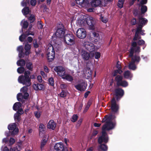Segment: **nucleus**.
I'll return each mask as SVG.
<instances>
[{
	"instance_id": "nucleus-1",
	"label": "nucleus",
	"mask_w": 151,
	"mask_h": 151,
	"mask_svg": "<svg viewBox=\"0 0 151 151\" xmlns=\"http://www.w3.org/2000/svg\"><path fill=\"white\" fill-rule=\"evenodd\" d=\"M114 118H115V116L112 114H110L109 116L107 115L105 116L102 120V123L105 122L102 126L104 129H106L107 130L109 131L114 128L115 125L112 122V119Z\"/></svg>"
},
{
	"instance_id": "nucleus-2",
	"label": "nucleus",
	"mask_w": 151,
	"mask_h": 151,
	"mask_svg": "<svg viewBox=\"0 0 151 151\" xmlns=\"http://www.w3.org/2000/svg\"><path fill=\"white\" fill-rule=\"evenodd\" d=\"M30 74L29 71H26L24 73V76L22 75L19 77L18 81L19 83L25 85L26 86H29L31 84V81L29 77Z\"/></svg>"
},
{
	"instance_id": "nucleus-3",
	"label": "nucleus",
	"mask_w": 151,
	"mask_h": 151,
	"mask_svg": "<svg viewBox=\"0 0 151 151\" xmlns=\"http://www.w3.org/2000/svg\"><path fill=\"white\" fill-rule=\"evenodd\" d=\"M55 35L57 37L62 38L65 36L66 29L63 24H59L57 27Z\"/></svg>"
},
{
	"instance_id": "nucleus-4",
	"label": "nucleus",
	"mask_w": 151,
	"mask_h": 151,
	"mask_svg": "<svg viewBox=\"0 0 151 151\" xmlns=\"http://www.w3.org/2000/svg\"><path fill=\"white\" fill-rule=\"evenodd\" d=\"M115 77L114 81L116 82V84L118 86H122L124 87H127L128 86V82L125 80H123V77L118 75Z\"/></svg>"
},
{
	"instance_id": "nucleus-5",
	"label": "nucleus",
	"mask_w": 151,
	"mask_h": 151,
	"mask_svg": "<svg viewBox=\"0 0 151 151\" xmlns=\"http://www.w3.org/2000/svg\"><path fill=\"white\" fill-rule=\"evenodd\" d=\"M64 40L65 43L68 45L72 46L75 43V36L72 34L65 35Z\"/></svg>"
},
{
	"instance_id": "nucleus-6",
	"label": "nucleus",
	"mask_w": 151,
	"mask_h": 151,
	"mask_svg": "<svg viewBox=\"0 0 151 151\" xmlns=\"http://www.w3.org/2000/svg\"><path fill=\"white\" fill-rule=\"evenodd\" d=\"M47 49V59L49 62H52L55 58V52L53 46L50 44Z\"/></svg>"
},
{
	"instance_id": "nucleus-7",
	"label": "nucleus",
	"mask_w": 151,
	"mask_h": 151,
	"mask_svg": "<svg viewBox=\"0 0 151 151\" xmlns=\"http://www.w3.org/2000/svg\"><path fill=\"white\" fill-rule=\"evenodd\" d=\"M17 125L15 123L9 124L8 127L9 130V134L10 135H15L17 134L19 132V129L17 127Z\"/></svg>"
},
{
	"instance_id": "nucleus-8",
	"label": "nucleus",
	"mask_w": 151,
	"mask_h": 151,
	"mask_svg": "<svg viewBox=\"0 0 151 151\" xmlns=\"http://www.w3.org/2000/svg\"><path fill=\"white\" fill-rule=\"evenodd\" d=\"M110 109L114 114H118L119 109V105L116 103L115 98L113 97L111 100Z\"/></svg>"
},
{
	"instance_id": "nucleus-9",
	"label": "nucleus",
	"mask_w": 151,
	"mask_h": 151,
	"mask_svg": "<svg viewBox=\"0 0 151 151\" xmlns=\"http://www.w3.org/2000/svg\"><path fill=\"white\" fill-rule=\"evenodd\" d=\"M78 82V84L74 85L75 88L77 90L81 91H85L87 86L86 82L82 80Z\"/></svg>"
},
{
	"instance_id": "nucleus-10",
	"label": "nucleus",
	"mask_w": 151,
	"mask_h": 151,
	"mask_svg": "<svg viewBox=\"0 0 151 151\" xmlns=\"http://www.w3.org/2000/svg\"><path fill=\"white\" fill-rule=\"evenodd\" d=\"M54 70L60 76L63 77L65 75V69L62 66H56L54 68Z\"/></svg>"
},
{
	"instance_id": "nucleus-11",
	"label": "nucleus",
	"mask_w": 151,
	"mask_h": 151,
	"mask_svg": "<svg viewBox=\"0 0 151 151\" xmlns=\"http://www.w3.org/2000/svg\"><path fill=\"white\" fill-rule=\"evenodd\" d=\"M116 98V100L118 101L124 95V90L121 88H118L114 90Z\"/></svg>"
},
{
	"instance_id": "nucleus-12",
	"label": "nucleus",
	"mask_w": 151,
	"mask_h": 151,
	"mask_svg": "<svg viewBox=\"0 0 151 151\" xmlns=\"http://www.w3.org/2000/svg\"><path fill=\"white\" fill-rule=\"evenodd\" d=\"M83 45L86 49L90 52H93L95 50L94 45L91 42H85L83 43Z\"/></svg>"
},
{
	"instance_id": "nucleus-13",
	"label": "nucleus",
	"mask_w": 151,
	"mask_h": 151,
	"mask_svg": "<svg viewBox=\"0 0 151 151\" xmlns=\"http://www.w3.org/2000/svg\"><path fill=\"white\" fill-rule=\"evenodd\" d=\"M76 35L80 39H83L86 36V33L85 30L83 28H79L77 30Z\"/></svg>"
},
{
	"instance_id": "nucleus-14",
	"label": "nucleus",
	"mask_w": 151,
	"mask_h": 151,
	"mask_svg": "<svg viewBox=\"0 0 151 151\" xmlns=\"http://www.w3.org/2000/svg\"><path fill=\"white\" fill-rule=\"evenodd\" d=\"M54 149L57 151H68L66 148L64 146L63 144L60 142L56 143L54 146Z\"/></svg>"
},
{
	"instance_id": "nucleus-15",
	"label": "nucleus",
	"mask_w": 151,
	"mask_h": 151,
	"mask_svg": "<svg viewBox=\"0 0 151 151\" xmlns=\"http://www.w3.org/2000/svg\"><path fill=\"white\" fill-rule=\"evenodd\" d=\"M86 22L90 29L93 30L94 29L95 22L92 17H91L87 18Z\"/></svg>"
},
{
	"instance_id": "nucleus-16",
	"label": "nucleus",
	"mask_w": 151,
	"mask_h": 151,
	"mask_svg": "<svg viewBox=\"0 0 151 151\" xmlns=\"http://www.w3.org/2000/svg\"><path fill=\"white\" fill-rule=\"evenodd\" d=\"M56 123L54 122L53 120H51L48 123L47 127L49 129L54 130L56 127Z\"/></svg>"
},
{
	"instance_id": "nucleus-17",
	"label": "nucleus",
	"mask_w": 151,
	"mask_h": 151,
	"mask_svg": "<svg viewBox=\"0 0 151 151\" xmlns=\"http://www.w3.org/2000/svg\"><path fill=\"white\" fill-rule=\"evenodd\" d=\"M138 19V24L143 25V26L146 24L148 22L147 20L145 18L139 17Z\"/></svg>"
},
{
	"instance_id": "nucleus-18",
	"label": "nucleus",
	"mask_w": 151,
	"mask_h": 151,
	"mask_svg": "<svg viewBox=\"0 0 151 151\" xmlns=\"http://www.w3.org/2000/svg\"><path fill=\"white\" fill-rule=\"evenodd\" d=\"M141 58L140 56L138 55H135L133 57L131 58V62L133 63H138L140 61Z\"/></svg>"
},
{
	"instance_id": "nucleus-19",
	"label": "nucleus",
	"mask_w": 151,
	"mask_h": 151,
	"mask_svg": "<svg viewBox=\"0 0 151 151\" xmlns=\"http://www.w3.org/2000/svg\"><path fill=\"white\" fill-rule=\"evenodd\" d=\"M40 135H42L45 133L46 127L42 124H40L39 128Z\"/></svg>"
},
{
	"instance_id": "nucleus-20",
	"label": "nucleus",
	"mask_w": 151,
	"mask_h": 151,
	"mask_svg": "<svg viewBox=\"0 0 151 151\" xmlns=\"http://www.w3.org/2000/svg\"><path fill=\"white\" fill-rule=\"evenodd\" d=\"M101 3V0H92L91 4L92 7H96L99 6Z\"/></svg>"
},
{
	"instance_id": "nucleus-21",
	"label": "nucleus",
	"mask_w": 151,
	"mask_h": 151,
	"mask_svg": "<svg viewBox=\"0 0 151 151\" xmlns=\"http://www.w3.org/2000/svg\"><path fill=\"white\" fill-rule=\"evenodd\" d=\"M109 139L108 137H104L102 138L101 139H100V137L98 139V142L99 144H101L103 142L105 144H106L108 142Z\"/></svg>"
},
{
	"instance_id": "nucleus-22",
	"label": "nucleus",
	"mask_w": 151,
	"mask_h": 151,
	"mask_svg": "<svg viewBox=\"0 0 151 151\" xmlns=\"http://www.w3.org/2000/svg\"><path fill=\"white\" fill-rule=\"evenodd\" d=\"M82 56L84 60H88L90 57V55L86 51L83 50L82 52Z\"/></svg>"
},
{
	"instance_id": "nucleus-23",
	"label": "nucleus",
	"mask_w": 151,
	"mask_h": 151,
	"mask_svg": "<svg viewBox=\"0 0 151 151\" xmlns=\"http://www.w3.org/2000/svg\"><path fill=\"white\" fill-rule=\"evenodd\" d=\"M124 77L126 79H129L130 80L132 77V75L129 70L125 71L124 73Z\"/></svg>"
},
{
	"instance_id": "nucleus-24",
	"label": "nucleus",
	"mask_w": 151,
	"mask_h": 151,
	"mask_svg": "<svg viewBox=\"0 0 151 151\" xmlns=\"http://www.w3.org/2000/svg\"><path fill=\"white\" fill-rule=\"evenodd\" d=\"M84 74L88 78L91 77L92 75L91 70L89 67H87L86 69V71L84 73Z\"/></svg>"
},
{
	"instance_id": "nucleus-25",
	"label": "nucleus",
	"mask_w": 151,
	"mask_h": 151,
	"mask_svg": "<svg viewBox=\"0 0 151 151\" xmlns=\"http://www.w3.org/2000/svg\"><path fill=\"white\" fill-rule=\"evenodd\" d=\"M62 78L70 82H72L73 80L72 76L68 74H65V75L62 77Z\"/></svg>"
},
{
	"instance_id": "nucleus-26",
	"label": "nucleus",
	"mask_w": 151,
	"mask_h": 151,
	"mask_svg": "<svg viewBox=\"0 0 151 151\" xmlns=\"http://www.w3.org/2000/svg\"><path fill=\"white\" fill-rule=\"evenodd\" d=\"M14 118L16 123L17 124L20 122L21 119V115L16 113L14 114Z\"/></svg>"
},
{
	"instance_id": "nucleus-27",
	"label": "nucleus",
	"mask_w": 151,
	"mask_h": 151,
	"mask_svg": "<svg viewBox=\"0 0 151 151\" xmlns=\"http://www.w3.org/2000/svg\"><path fill=\"white\" fill-rule=\"evenodd\" d=\"M47 139L43 138L42 140L41 141L40 149L41 150H42L44 149L45 146L46 145L47 142Z\"/></svg>"
},
{
	"instance_id": "nucleus-28",
	"label": "nucleus",
	"mask_w": 151,
	"mask_h": 151,
	"mask_svg": "<svg viewBox=\"0 0 151 151\" xmlns=\"http://www.w3.org/2000/svg\"><path fill=\"white\" fill-rule=\"evenodd\" d=\"M21 106V104L20 102H16L14 104L13 106V109L14 110L16 111L19 109Z\"/></svg>"
},
{
	"instance_id": "nucleus-29",
	"label": "nucleus",
	"mask_w": 151,
	"mask_h": 151,
	"mask_svg": "<svg viewBox=\"0 0 151 151\" xmlns=\"http://www.w3.org/2000/svg\"><path fill=\"white\" fill-rule=\"evenodd\" d=\"M17 63L18 66L23 67L25 65V62L24 60L22 59L18 60Z\"/></svg>"
},
{
	"instance_id": "nucleus-30",
	"label": "nucleus",
	"mask_w": 151,
	"mask_h": 151,
	"mask_svg": "<svg viewBox=\"0 0 151 151\" xmlns=\"http://www.w3.org/2000/svg\"><path fill=\"white\" fill-rule=\"evenodd\" d=\"M26 67L29 70L32 71L33 70V66L32 62H27L26 64Z\"/></svg>"
},
{
	"instance_id": "nucleus-31",
	"label": "nucleus",
	"mask_w": 151,
	"mask_h": 151,
	"mask_svg": "<svg viewBox=\"0 0 151 151\" xmlns=\"http://www.w3.org/2000/svg\"><path fill=\"white\" fill-rule=\"evenodd\" d=\"M99 147L101 150L103 151H106L108 149L107 146L106 145L104 144H100V145L99 146Z\"/></svg>"
},
{
	"instance_id": "nucleus-32",
	"label": "nucleus",
	"mask_w": 151,
	"mask_h": 151,
	"mask_svg": "<svg viewBox=\"0 0 151 151\" xmlns=\"http://www.w3.org/2000/svg\"><path fill=\"white\" fill-rule=\"evenodd\" d=\"M123 72V71L121 69H118L114 70L112 73V75L113 76H117L118 73L121 74Z\"/></svg>"
},
{
	"instance_id": "nucleus-33",
	"label": "nucleus",
	"mask_w": 151,
	"mask_h": 151,
	"mask_svg": "<svg viewBox=\"0 0 151 151\" xmlns=\"http://www.w3.org/2000/svg\"><path fill=\"white\" fill-rule=\"evenodd\" d=\"M128 67L129 69L133 70H135L136 68V67L135 65V63L131 61L129 64Z\"/></svg>"
},
{
	"instance_id": "nucleus-34",
	"label": "nucleus",
	"mask_w": 151,
	"mask_h": 151,
	"mask_svg": "<svg viewBox=\"0 0 151 151\" xmlns=\"http://www.w3.org/2000/svg\"><path fill=\"white\" fill-rule=\"evenodd\" d=\"M141 12L142 14H145L147 11V7L145 5H140Z\"/></svg>"
},
{
	"instance_id": "nucleus-35",
	"label": "nucleus",
	"mask_w": 151,
	"mask_h": 151,
	"mask_svg": "<svg viewBox=\"0 0 151 151\" xmlns=\"http://www.w3.org/2000/svg\"><path fill=\"white\" fill-rule=\"evenodd\" d=\"M22 12L24 15H27L29 12V9L28 7H24L22 10Z\"/></svg>"
},
{
	"instance_id": "nucleus-36",
	"label": "nucleus",
	"mask_w": 151,
	"mask_h": 151,
	"mask_svg": "<svg viewBox=\"0 0 151 151\" xmlns=\"http://www.w3.org/2000/svg\"><path fill=\"white\" fill-rule=\"evenodd\" d=\"M102 135L100 137V139H101L102 138L104 137H108L107 136V133L106 132V131L107 130L106 129H104L103 127H102Z\"/></svg>"
},
{
	"instance_id": "nucleus-37",
	"label": "nucleus",
	"mask_w": 151,
	"mask_h": 151,
	"mask_svg": "<svg viewBox=\"0 0 151 151\" xmlns=\"http://www.w3.org/2000/svg\"><path fill=\"white\" fill-rule=\"evenodd\" d=\"M124 2V0H119L117 4V6L120 8H122Z\"/></svg>"
},
{
	"instance_id": "nucleus-38",
	"label": "nucleus",
	"mask_w": 151,
	"mask_h": 151,
	"mask_svg": "<svg viewBox=\"0 0 151 151\" xmlns=\"http://www.w3.org/2000/svg\"><path fill=\"white\" fill-rule=\"evenodd\" d=\"M17 99L19 101H21L23 99V95L22 93H19L17 95Z\"/></svg>"
},
{
	"instance_id": "nucleus-39",
	"label": "nucleus",
	"mask_w": 151,
	"mask_h": 151,
	"mask_svg": "<svg viewBox=\"0 0 151 151\" xmlns=\"http://www.w3.org/2000/svg\"><path fill=\"white\" fill-rule=\"evenodd\" d=\"M25 70L24 67H20L17 69V72L19 74H22L24 73Z\"/></svg>"
},
{
	"instance_id": "nucleus-40",
	"label": "nucleus",
	"mask_w": 151,
	"mask_h": 151,
	"mask_svg": "<svg viewBox=\"0 0 151 151\" xmlns=\"http://www.w3.org/2000/svg\"><path fill=\"white\" fill-rule=\"evenodd\" d=\"M33 45L35 48H37L39 47V45L37 42V39H34L33 42Z\"/></svg>"
},
{
	"instance_id": "nucleus-41",
	"label": "nucleus",
	"mask_w": 151,
	"mask_h": 151,
	"mask_svg": "<svg viewBox=\"0 0 151 151\" xmlns=\"http://www.w3.org/2000/svg\"><path fill=\"white\" fill-rule=\"evenodd\" d=\"M27 37L26 34H24L23 33L19 36V40L22 42H23Z\"/></svg>"
},
{
	"instance_id": "nucleus-42",
	"label": "nucleus",
	"mask_w": 151,
	"mask_h": 151,
	"mask_svg": "<svg viewBox=\"0 0 151 151\" xmlns=\"http://www.w3.org/2000/svg\"><path fill=\"white\" fill-rule=\"evenodd\" d=\"M91 104V101L89 100L86 106V107L85 109V111H86L89 108Z\"/></svg>"
},
{
	"instance_id": "nucleus-43",
	"label": "nucleus",
	"mask_w": 151,
	"mask_h": 151,
	"mask_svg": "<svg viewBox=\"0 0 151 151\" xmlns=\"http://www.w3.org/2000/svg\"><path fill=\"white\" fill-rule=\"evenodd\" d=\"M49 84L52 86H53L54 85V83L53 78H50L48 79Z\"/></svg>"
},
{
	"instance_id": "nucleus-44",
	"label": "nucleus",
	"mask_w": 151,
	"mask_h": 151,
	"mask_svg": "<svg viewBox=\"0 0 151 151\" xmlns=\"http://www.w3.org/2000/svg\"><path fill=\"white\" fill-rule=\"evenodd\" d=\"M29 3V0H23L21 2V5L23 6H26L27 4H28Z\"/></svg>"
},
{
	"instance_id": "nucleus-45",
	"label": "nucleus",
	"mask_w": 151,
	"mask_h": 151,
	"mask_svg": "<svg viewBox=\"0 0 151 151\" xmlns=\"http://www.w3.org/2000/svg\"><path fill=\"white\" fill-rule=\"evenodd\" d=\"M134 48L133 47H131L130 49V53L129 55V57L132 58L134 56Z\"/></svg>"
},
{
	"instance_id": "nucleus-46",
	"label": "nucleus",
	"mask_w": 151,
	"mask_h": 151,
	"mask_svg": "<svg viewBox=\"0 0 151 151\" xmlns=\"http://www.w3.org/2000/svg\"><path fill=\"white\" fill-rule=\"evenodd\" d=\"M67 93L66 91L62 90L60 94V96L61 97L64 98L66 96Z\"/></svg>"
},
{
	"instance_id": "nucleus-47",
	"label": "nucleus",
	"mask_w": 151,
	"mask_h": 151,
	"mask_svg": "<svg viewBox=\"0 0 151 151\" xmlns=\"http://www.w3.org/2000/svg\"><path fill=\"white\" fill-rule=\"evenodd\" d=\"M31 48V45L28 44H26L24 45V49L25 51H30Z\"/></svg>"
},
{
	"instance_id": "nucleus-48",
	"label": "nucleus",
	"mask_w": 151,
	"mask_h": 151,
	"mask_svg": "<svg viewBox=\"0 0 151 151\" xmlns=\"http://www.w3.org/2000/svg\"><path fill=\"white\" fill-rule=\"evenodd\" d=\"M78 118V116L77 114H74L72 118L71 121L74 122H76Z\"/></svg>"
},
{
	"instance_id": "nucleus-49",
	"label": "nucleus",
	"mask_w": 151,
	"mask_h": 151,
	"mask_svg": "<svg viewBox=\"0 0 151 151\" xmlns=\"http://www.w3.org/2000/svg\"><path fill=\"white\" fill-rule=\"evenodd\" d=\"M76 1L77 4L82 6L84 3L85 0H76Z\"/></svg>"
},
{
	"instance_id": "nucleus-50",
	"label": "nucleus",
	"mask_w": 151,
	"mask_h": 151,
	"mask_svg": "<svg viewBox=\"0 0 151 151\" xmlns=\"http://www.w3.org/2000/svg\"><path fill=\"white\" fill-rule=\"evenodd\" d=\"M131 24L132 25H134L138 24L135 18H133L131 21Z\"/></svg>"
},
{
	"instance_id": "nucleus-51",
	"label": "nucleus",
	"mask_w": 151,
	"mask_h": 151,
	"mask_svg": "<svg viewBox=\"0 0 151 151\" xmlns=\"http://www.w3.org/2000/svg\"><path fill=\"white\" fill-rule=\"evenodd\" d=\"M137 44L139 45H143L145 44V42L143 40H139L137 41Z\"/></svg>"
},
{
	"instance_id": "nucleus-52",
	"label": "nucleus",
	"mask_w": 151,
	"mask_h": 151,
	"mask_svg": "<svg viewBox=\"0 0 151 151\" xmlns=\"http://www.w3.org/2000/svg\"><path fill=\"white\" fill-rule=\"evenodd\" d=\"M29 20L30 21V23H33L35 20V17L32 15H31L28 18Z\"/></svg>"
},
{
	"instance_id": "nucleus-53",
	"label": "nucleus",
	"mask_w": 151,
	"mask_h": 151,
	"mask_svg": "<svg viewBox=\"0 0 151 151\" xmlns=\"http://www.w3.org/2000/svg\"><path fill=\"white\" fill-rule=\"evenodd\" d=\"M139 33V32H136L134 36L133 39V41H135L138 39Z\"/></svg>"
},
{
	"instance_id": "nucleus-54",
	"label": "nucleus",
	"mask_w": 151,
	"mask_h": 151,
	"mask_svg": "<svg viewBox=\"0 0 151 151\" xmlns=\"http://www.w3.org/2000/svg\"><path fill=\"white\" fill-rule=\"evenodd\" d=\"M143 26V25L138 24V27H137L136 32L139 33V31H142Z\"/></svg>"
},
{
	"instance_id": "nucleus-55",
	"label": "nucleus",
	"mask_w": 151,
	"mask_h": 151,
	"mask_svg": "<svg viewBox=\"0 0 151 151\" xmlns=\"http://www.w3.org/2000/svg\"><path fill=\"white\" fill-rule=\"evenodd\" d=\"M147 2V0H141L139 3L138 4V5L139 6H140V5H144V4H146Z\"/></svg>"
},
{
	"instance_id": "nucleus-56",
	"label": "nucleus",
	"mask_w": 151,
	"mask_h": 151,
	"mask_svg": "<svg viewBox=\"0 0 151 151\" xmlns=\"http://www.w3.org/2000/svg\"><path fill=\"white\" fill-rule=\"evenodd\" d=\"M28 22L26 21H24L22 27L24 29H26L28 27Z\"/></svg>"
},
{
	"instance_id": "nucleus-57",
	"label": "nucleus",
	"mask_w": 151,
	"mask_h": 151,
	"mask_svg": "<svg viewBox=\"0 0 151 151\" xmlns=\"http://www.w3.org/2000/svg\"><path fill=\"white\" fill-rule=\"evenodd\" d=\"M17 110H18L16 114H18L20 115H21L22 114H23L24 111L22 109H19Z\"/></svg>"
},
{
	"instance_id": "nucleus-58",
	"label": "nucleus",
	"mask_w": 151,
	"mask_h": 151,
	"mask_svg": "<svg viewBox=\"0 0 151 151\" xmlns=\"http://www.w3.org/2000/svg\"><path fill=\"white\" fill-rule=\"evenodd\" d=\"M43 25L41 22L38 21L37 22V27L38 29H41L43 28Z\"/></svg>"
},
{
	"instance_id": "nucleus-59",
	"label": "nucleus",
	"mask_w": 151,
	"mask_h": 151,
	"mask_svg": "<svg viewBox=\"0 0 151 151\" xmlns=\"http://www.w3.org/2000/svg\"><path fill=\"white\" fill-rule=\"evenodd\" d=\"M27 87L26 86H23L21 89L20 91L24 93L27 92Z\"/></svg>"
},
{
	"instance_id": "nucleus-60",
	"label": "nucleus",
	"mask_w": 151,
	"mask_h": 151,
	"mask_svg": "<svg viewBox=\"0 0 151 151\" xmlns=\"http://www.w3.org/2000/svg\"><path fill=\"white\" fill-rule=\"evenodd\" d=\"M34 114L35 116L37 118H39L40 116V113L38 111H35L34 112Z\"/></svg>"
},
{
	"instance_id": "nucleus-61",
	"label": "nucleus",
	"mask_w": 151,
	"mask_h": 151,
	"mask_svg": "<svg viewBox=\"0 0 151 151\" xmlns=\"http://www.w3.org/2000/svg\"><path fill=\"white\" fill-rule=\"evenodd\" d=\"M29 97V93L26 92L24 93V95L23 96V99H27Z\"/></svg>"
},
{
	"instance_id": "nucleus-62",
	"label": "nucleus",
	"mask_w": 151,
	"mask_h": 151,
	"mask_svg": "<svg viewBox=\"0 0 151 151\" xmlns=\"http://www.w3.org/2000/svg\"><path fill=\"white\" fill-rule=\"evenodd\" d=\"M101 56L100 53L99 52H96L95 54V59H98L100 58Z\"/></svg>"
},
{
	"instance_id": "nucleus-63",
	"label": "nucleus",
	"mask_w": 151,
	"mask_h": 151,
	"mask_svg": "<svg viewBox=\"0 0 151 151\" xmlns=\"http://www.w3.org/2000/svg\"><path fill=\"white\" fill-rule=\"evenodd\" d=\"M134 51L135 52H140V47L138 46L134 48Z\"/></svg>"
},
{
	"instance_id": "nucleus-64",
	"label": "nucleus",
	"mask_w": 151,
	"mask_h": 151,
	"mask_svg": "<svg viewBox=\"0 0 151 151\" xmlns=\"http://www.w3.org/2000/svg\"><path fill=\"white\" fill-rule=\"evenodd\" d=\"M38 90H41L43 88L44 85L43 84L41 83H37Z\"/></svg>"
}]
</instances>
